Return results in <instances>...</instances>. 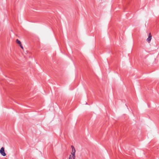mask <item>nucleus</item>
Instances as JSON below:
<instances>
[{"label": "nucleus", "instance_id": "nucleus-1", "mask_svg": "<svg viewBox=\"0 0 159 159\" xmlns=\"http://www.w3.org/2000/svg\"><path fill=\"white\" fill-rule=\"evenodd\" d=\"M0 153L3 156H5L6 155V154L5 152L4 148L3 147H2L0 149Z\"/></svg>", "mask_w": 159, "mask_h": 159}, {"label": "nucleus", "instance_id": "nucleus-2", "mask_svg": "<svg viewBox=\"0 0 159 159\" xmlns=\"http://www.w3.org/2000/svg\"><path fill=\"white\" fill-rule=\"evenodd\" d=\"M152 37V35L150 33L149 34L148 37V38L147 39V41L149 43L150 42V41H151V40Z\"/></svg>", "mask_w": 159, "mask_h": 159}, {"label": "nucleus", "instance_id": "nucleus-3", "mask_svg": "<svg viewBox=\"0 0 159 159\" xmlns=\"http://www.w3.org/2000/svg\"><path fill=\"white\" fill-rule=\"evenodd\" d=\"M75 154H73L71 153V155L70 156L69 159H75Z\"/></svg>", "mask_w": 159, "mask_h": 159}, {"label": "nucleus", "instance_id": "nucleus-4", "mask_svg": "<svg viewBox=\"0 0 159 159\" xmlns=\"http://www.w3.org/2000/svg\"><path fill=\"white\" fill-rule=\"evenodd\" d=\"M71 147L72 148V153L73 154H75V148L73 146H71Z\"/></svg>", "mask_w": 159, "mask_h": 159}, {"label": "nucleus", "instance_id": "nucleus-5", "mask_svg": "<svg viewBox=\"0 0 159 159\" xmlns=\"http://www.w3.org/2000/svg\"><path fill=\"white\" fill-rule=\"evenodd\" d=\"M16 43H18V44H19V45H20V44H21V43L20 42V41L18 39H17L16 40Z\"/></svg>", "mask_w": 159, "mask_h": 159}, {"label": "nucleus", "instance_id": "nucleus-6", "mask_svg": "<svg viewBox=\"0 0 159 159\" xmlns=\"http://www.w3.org/2000/svg\"><path fill=\"white\" fill-rule=\"evenodd\" d=\"M20 47L21 48H22V49H23V46H22L21 44H20Z\"/></svg>", "mask_w": 159, "mask_h": 159}]
</instances>
